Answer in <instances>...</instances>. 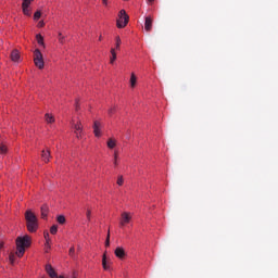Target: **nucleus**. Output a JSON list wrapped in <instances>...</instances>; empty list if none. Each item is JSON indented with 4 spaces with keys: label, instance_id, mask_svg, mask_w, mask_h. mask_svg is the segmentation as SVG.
Segmentation results:
<instances>
[{
    "label": "nucleus",
    "instance_id": "4be33fe9",
    "mask_svg": "<svg viewBox=\"0 0 278 278\" xmlns=\"http://www.w3.org/2000/svg\"><path fill=\"white\" fill-rule=\"evenodd\" d=\"M103 5H108V0H102Z\"/></svg>",
    "mask_w": 278,
    "mask_h": 278
},
{
    "label": "nucleus",
    "instance_id": "f3484780",
    "mask_svg": "<svg viewBox=\"0 0 278 278\" xmlns=\"http://www.w3.org/2000/svg\"><path fill=\"white\" fill-rule=\"evenodd\" d=\"M40 16H42V12H40V11L35 12L34 21H38L40 18Z\"/></svg>",
    "mask_w": 278,
    "mask_h": 278
},
{
    "label": "nucleus",
    "instance_id": "4468645a",
    "mask_svg": "<svg viewBox=\"0 0 278 278\" xmlns=\"http://www.w3.org/2000/svg\"><path fill=\"white\" fill-rule=\"evenodd\" d=\"M22 9L25 16H31V11L29 10V7L22 5Z\"/></svg>",
    "mask_w": 278,
    "mask_h": 278
},
{
    "label": "nucleus",
    "instance_id": "20e7f679",
    "mask_svg": "<svg viewBox=\"0 0 278 278\" xmlns=\"http://www.w3.org/2000/svg\"><path fill=\"white\" fill-rule=\"evenodd\" d=\"M41 160H42V162H45V164H49V162L51 160V150H49V149L42 150L41 151Z\"/></svg>",
    "mask_w": 278,
    "mask_h": 278
},
{
    "label": "nucleus",
    "instance_id": "f257e3e1",
    "mask_svg": "<svg viewBox=\"0 0 278 278\" xmlns=\"http://www.w3.org/2000/svg\"><path fill=\"white\" fill-rule=\"evenodd\" d=\"M127 23H129V15H127V12L125 10H121L117 18L118 29L127 27Z\"/></svg>",
    "mask_w": 278,
    "mask_h": 278
},
{
    "label": "nucleus",
    "instance_id": "9d476101",
    "mask_svg": "<svg viewBox=\"0 0 278 278\" xmlns=\"http://www.w3.org/2000/svg\"><path fill=\"white\" fill-rule=\"evenodd\" d=\"M45 118H46V122L49 123V124L55 123V117H53V115H51V114H49V113H47V114L45 115Z\"/></svg>",
    "mask_w": 278,
    "mask_h": 278
},
{
    "label": "nucleus",
    "instance_id": "5701e85b",
    "mask_svg": "<svg viewBox=\"0 0 278 278\" xmlns=\"http://www.w3.org/2000/svg\"><path fill=\"white\" fill-rule=\"evenodd\" d=\"M79 109V104L76 102V110H78Z\"/></svg>",
    "mask_w": 278,
    "mask_h": 278
},
{
    "label": "nucleus",
    "instance_id": "b1692460",
    "mask_svg": "<svg viewBox=\"0 0 278 278\" xmlns=\"http://www.w3.org/2000/svg\"><path fill=\"white\" fill-rule=\"evenodd\" d=\"M149 1V3H153V1H155V0H148Z\"/></svg>",
    "mask_w": 278,
    "mask_h": 278
},
{
    "label": "nucleus",
    "instance_id": "f8f14e48",
    "mask_svg": "<svg viewBox=\"0 0 278 278\" xmlns=\"http://www.w3.org/2000/svg\"><path fill=\"white\" fill-rule=\"evenodd\" d=\"M136 84H137L136 74H131V76H130V88H136Z\"/></svg>",
    "mask_w": 278,
    "mask_h": 278
},
{
    "label": "nucleus",
    "instance_id": "1a4fd4ad",
    "mask_svg": "<svg viewBox=\"0 0 278 278\" xmlns=\"http://www.w3.org/2000/svg\"><path fill=\"white\" fill-rule=\"evenodd\" d=\"M110 62H111V64H114V62H116V49H114V48L111 49Z\"/></svg>",
    "mask_w": 278,
    "mask_h": 278
},
{
    "label": "nucleus",
    "instance_id": "aec40b11",
    "mask_svg": "<svg viewBox=\"0 0 278 278\" xmlns=\"http://www.w3.org/2000/svg\"><path fill=\"white\" fill-rule=\"evenodd\" d=\"M116 113V106H113L109 110V116H112V114Z\"/></svg>",
    "mask_w": 278,
    "mask_h": 278
},
{
    "label": "nucleus",
    "instance_id": "f03ea898",
    "mask_svg": "<svg viewBox=\"0 0 278 278\" xmlns=\"http://www.w3.org/2000/svg\"><path fill=\"white\" fill-rule=\"evenodd\" d=\"M34 62H35V66H37V68H45V59L42 58V52H40L39 49H36L34 51Z\"/></svg>",
    "mask_w": 278,
    "mask_h": 278
},
{
    "label": "nucleus",
    "instance_id": "9b49d317",
    "mask_svg": "<svg viewBox=\"0 0 278 278\" xmlns=\"http://www.w3.org/2000/svg\"><path fill=\"white\" fill-rule=\"evenodd\" d=\"M106 146L109 147V149H114V147H116V139L110 138L106 142Z\"/></svg>",
    "mask_w": 278,
    "mask_h": 278
},
{
    "label": "nucleus",
    "instance_id": "0eeeda50",
    "mask_svg": "<svg viewBox=\"0 0 278 278\" xmlns=\"http://www.w3.org/2000/svg\"><path fill=\"white\" fill-rule=\"evenodd\" d=\"M11 60L12 62H18V60H21V54L18 53V50H13L11 52Z\"/></svg>",
    "mask_w": 278,
    "mask_h": 278
},
{
    "label": "nucleus",
    "instance_id": "2eb2a0df",
    "mask_svg": "<svg viewBox=\"0 0 278 278\" xmlns=\"http://www.w3.org/2000/svg\"><path fill=\"white\" fill-rule=\"evenodd\" d=\"M0 153L1 155H5L8 153V147L0 143Z\"/></svg>",
    "mask_w": 278,
    "mask_h": 278
},
{
    "label": "nucleus",
    "instance_id": "423d86ee",
    "mask_svg": "<svg viewBox=\"0 0 278 278\" xmlns=\"http://www.w3.org/2000/svg\"><path fill=\"white\" fill-rule=\"evenodd\" d=\"M100 127H101V123L96 121L93 123V134H94L96 138H100L101 137V129H100Z\"/></svg>",
    "mask_w": 278,
    "mask_h": 278
},
{
    "label": "nucleus",
    "instance_id": "6ab92c4d",
    "mask_svg": "<svg viewBox=\"0 0 278 278\" xmlns=\"http://www.w3.org/2000/svg\"><path fill=\"white\" fill-rule=\"evenodd\" d=\"M65 38H66V37H64V36L62 35V33H59V42H60L61 45H64Z\"/></svg>",
    "mask_w": 278,
    "mask_h": 278
},
{
    "label": "nucleus",
    "instance_id": "dca6fc26",
    "mask_svg": "<svg viewBox=\"0 0 278 278\" xmlns=\"http://www.w3.org/2000/svg\"><path fill=\"white\" fill-rule=\"evenodd\" d=\"M113 163H114V166H118V151L114 152Z\"/></svg>",
    "mask_w": 278,
    "mask_h": 278
},
{
    "label": "nucleus",
    "instance_id": "393cba45",
    "mask_svg": "<svg viewBox=\"0 0 278 278\" xmlns=\"http://www.w3.org/2000/svg\"><path fill=\"white\" fill-rule=\"evenodd\" d=\"M99 40H101V36H100Z\"/></svg>",
    "mask_w": 278,
    "mask_h": 278
},
{
    "label": "nucleus",
    "instance_id": "6e6552de",
    "mask_svg": "<svg viewBox=\"0 0 278 278\" xmlns=\"http://www.w3.org/2000/svg\"><path fill=\"white\" fill-rule=\"evenodd\" d=\"M123 43V41L121 40L119 36L115 37V51H121V45Z\"/></svg>",
    "mask_w": 278,
    "mask_h": 278
},
{
    "label": "nucleus",
    "instance_id": "7ed1b4c3",
    "mask_svg": "<svg viewBox=\"0 0 278 278\" xmlns=\"http://www.w3.org/2000/svg\"><path fill=\"white\" fill-rule=\"evenodd\" d=\"M72 127L74 129V134L78 140H81L84 136V125H81V121H78L76 124L72 122Z\"/></svg>",
    "mask_w": 278,
    "mask_h": 278
},
{
    "label": "nucleus",
    "instance_id": "412c9836",
    "mask_svg": "<svg viewBox=\"0 0 278 278\" xmlns=\"http://www.w3.org/2000/svg\"><path fill=\"white\" fill-rule=\"evenodd\" d=\"M37 27H45V21H39V23L37 24Z\"/></svg>",
    "mask_w": 278,
    "mask_h": 278
},
{
    "label": "nucleus",
    "instance_id": "a211bd4d",
    "mask_svg": "<svg viewBox=\"0 0 278 278\" xmlns=\"http://www.w3.org/2000/svg\"><path fill=\"white\" fill-rule=\"evenodd\" d=\"M31 1L34 0H23L22 5H24L25 8H29V5H31Z\"/></svg>",
    "mask_w": 278,
    "mask_h": 278
},
{
    "label": "nucleus",
    "instance_id": "39448f33",
    "mask_svg": "<svg viewBox=\"0 0 278 278\" xmlns=\"http://www.w3.org/2000/svg\"><path fill=\"white\" fill-rule=\"evenodd\" d=\"M144 29L146 31H151L153 29V17L146 16Z\"/></svg>",
    "mask_w": 278,
    "mask_h": 278
},
{
    "label": "nucleus",
    "instance_id": "ddd939ff",
    "mask_svg": "<svg viewBox=\"0 0 278 278\" xmlns=\"http://www.w3.org/2000/svg\"><path fill=\"white\" fill-rule=\"evenodd\" d=\"M37 42L38 45H41V47H45V38L42 37V35L38 34L36 36Z\"/></svg>",
    "mask_w": 278,
    "mask_h": 278
}]
</instances>
